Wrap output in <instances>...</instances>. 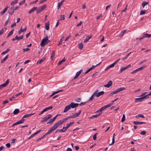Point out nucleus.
<instances>
[{"mask_svg":"<svg viewBox=\"0 0 151 151\" xmlns=\"http://www.w3.org/2000/svg\"><path fill=\"white\" fill-rule=\"evenodd\" d=\"M9 82V79H8L6 80L5 83L0 85V89H1L3 88L4 87L8 85Z\"/></svg>","mask_w":151,"mask_h":151,"instance_id":"obj_6","label":"nucleus"},{"mask_svg":"<svg viewBox=\"0 0 151 151\" xmlns=\"http://www.w3.org/2000/svg\"><path fill=\"white\" fill-rule=\"evenodd\" d=\"M25 120V119H22L21 120H19V121L14 123L12 125V127H13L15 125L19 124H22L23 123L24 121Z\"/></svg>","mask_w":151,"mask_h":151,"instance_id":"obj_7","label":"nucleus"},{"mask_svg":"<svg viewBox=\"0 0 151 151\" xmlns=\"http://www.w3.org/2000/svg\"><path fill=\"white\" fill-rule=\"evenodd\" d=\"M64 1V0H63L62 1H61L59 2L58 3L57 8L58 9H59L60 8V6L63 4V2Z\"/></svg>","mask_w":151,"mask_h":151,"instance_id":"obj_18","label":"nucleus"},{"mask_svg":"<svg viewBox=\"0 0 151 151\" xmlns=\"http://www.w3.org/2000/svg\"><path fill=\"white\" fill-rule=\"evenodd\" d=\"M143 101L142 97L139 98H136L135 99V102H140Z\"/></svg>","mask_w":151,"mask_h":151,"instance_id":"obj_20","label":"nucleus"},{"mask_svg":"<svg viewBox=\"0 0 151 151\" xmlns=\"http://www.w3.org/2000/svg\"><path fill=\"white\" fill-rule=\"evenodd\" d=\"M82 72V70H80L79 71L77 72V73H76L75 77L74 78V79H75L76 78H78L79 76L80 75V74H81Z\"/></svg>","mask_w":151,"mask_h":151,"instance_id":"obj_17","label":"nucleus"},{"mask_svg":"<svg viewBox=\"0 0 151 151\" xmlns=\"http://www.w3.org/2000/svg\"><path fill=\"white\" fill-rule=\"evenodd\" d=\"M19 111L18 109H16L13 112V114L14 115H16L19 112Z\"/></svg>","mask_w":151,"mask_h":151,"instance_id":"obj_37","label":"nucleus"},{"mask_svg":"<svg viewBox=\"0 0 151 151\" xmlns=\"http://www.w3.org/2000/svg\"><path fill=\"white\" fill-rule=\"evenodd\" d=\"M126 30H124L122 31L120 37H122L124 35V33L126 32Z\"/></svg>","mask_w":151,"mask_h":151,"instance_id":"obj_48","label":"nucleus"},{"mask_svg":"<svg viewBox=\"0 0 151 151\" xmlns=\"http://www.w3.org/2000/svg\"><path fill=\"white\" fill-rule=\"evenodd\" d=\"M45 57L42 58L40 60H38L37 61V64H40L43 62L45 60Z\"/></svg>","mask_w":151,"mask_h":151,"instance_id":"obj_21","label":"nucleus"},{"mask_svg":"<svg viewBox=\"0 0 151 151\" xmlns=\"http://www.w3.org/2000/svg\"><path fill=\"white\" fill-rule=\"evenodd\" d=\"M55 55V51L53 50L52 51V54H51L50 58L52 60V59L53 58L54 56Z\"/></svg>","mask_w":151,"mask_h":151,"instance_id":"obj_47","label":"nucleus"},{"mask_svg":"<svg viewBox=\"0 0 151 151\" xmlns=\"http://www.w3.org/2000/svg\"><path fill=\"white\" fill-rule=\"evenodd\" d=\"M10 21V19L9 18L8 19L6 20V21L4 25H6L8 23V22Z\"/></svg>","mask_w":151,"mask_h":151,"instance_id":"obj_63","label":"nucleus"},{"mask_svg":"<svg viewBox=\"0 0 151 151\" xmlns=\"http://www.w3.org/2000/svg\"><path fill=\"white\" fill-rule=\"evenodd\" d=\"M91 37H89V36H87L86 38V39L84 40V41H83V42L84 43H86V42H87V41H88V40H90L91 38Z\"/></svg>","mask_w":151,"mask_h":151,"instance_id":"obj_39","label":"nucleus"},{"mask_svg":"<svg viewBox=\"0 0 151 151\" xmlns=\"http://www.w3.org/2000/svg\"><path fill=\"white\" fill-rule=\"evenodd\" d=\"M54 130L51 127V128H50L49 129V130H48V132H46L45 134H44L45 136H46V135L48 134H50V133H51V132H52Z\"/></svg>","mask_w":151,"mask_h":151,"instance_id":"obj_23","label":"nucleus"},{"mask_svg":"<svg viewBox=\"0 0 151 151\" xmlns=\"http://www.w3.org/2000/svg\"><path fill=\"white\" fill-rule=\"evenodd\" d=\"M61 124H62L61 122L60 121H59L56 123H55L52 127L54 130H55Z\"/></svg>","mask_w":151,"mask_h":151,"instance_id":"obj_4","label":"nucleus"},{"mask_svg":"<svg viewBox=\"0 0 151 151\" xmlns=\"http://www.w3.org/2000/svg\"><path fill=\"white\" fill-rule=\"evenodd\" d=\"M146 12V10H145V11L143 10H141L140 12V15L144 14Z\"/></svg>","mask_w":151,"mask_h":151,"instance_id":"obj_54","label":"nucleus"},{"mask_svg":"<svg viewBox=\"0 0 151 151\" xmlns=\"http://www.w3.org/2000/svg\"><path fill=\"white\" fill-rule=\"evenodd\" d=\"M64 37H63L60 39V40L58 45V46H59L62 43V42L63 41V40H64Z\"/></svg>","mask_w":151,"mask_h":151,"instance_id":"obj_38","label":"nucleus"},{"mask_svg":"<svg viewBox=\"0 0 151 151\" xmlns=\"http://www.w3.org/2000/svg\"><path fill=\"white\" fill-rule=\"evenodd\" d=\"M45 28L47 30H48L49 29V23L48 22L45 23Z\"/></svg>","mask_w":151,"mask_h":151,"instance_id":"obj_24","label":"nucleus"},{"mask_svg":"<svg viewBox=\"0 0 151 151\" xmlns=\"http://www.w3.org/2000/svg\"><path fill=\"white\" fill-rule=\"evenodd\" d=\"M25 0H23L22 1L20 2L19 3V5H22L24 3Z\"/></svg>","mask_w":151,"mask_h":151,"instance_id":"obj_59","label":"nucleus"},{"mask_svg":"<svg viewBox=\"0 0 151 151\" xmlns=\"http://www.w3.org/2000/svg\"><path fill=\"white\" fill-rule=\"evenodd\" d=\"M131 65L130 64H129L127 66L125 67H124L122 68L120 70V73L122 72L123 71L127 69Z\"/></svg>","mask_w":151,"mask_h":151,"instance_id":"obj_14","label":"nucleus"},{"mask_svg":"<svg viewBox=\"0 0 151 151\" xmlns=\"http://www.w3.org/2000/svg\"><path fill=\"white\" fill-rule=\"evenodd\" d=\"M46 5H45L43 6H40L37 9L36 13L38 14L42 12L43 10L46 9Z\"/></svg>","mask_w":151,"mask_h":151,"instance_id":"obj_3","label":"nucleus"},{"mask_svg":"<svg viewBox=\"0 0 151 151\" xmlns=\"http://www.w3.org/2000/svg\"><path fill=\"white\" fill-rule=\"evenodd\" d=\"M102 113V112H99L98 114H96L95 115H93L91 117H90V118H95L97 117H98L99 116H100L101 115Z\"/></svg>","mask_w":151,"mask_h":151,"instance_id":"obj_19","label":"nucleus"},{"mask_svg":"<svg viewBox=\"0 0 151 151\" xmlns=\"http://www.w3.org/2000/svg\"><path fill=\"white\" fill-rule=\"evenodd\" d=\"M98 91L99 90L98 89H97L92 95L88 101L92 100L94 98V97L95 96H96V93H98Z\"/></svg>","mask_w":151,"mask_h":151,"instance_id":"obj_8","label":"nucleus"},{"mask_svg":"<svg viewBox=\"0 0 151 151\" xmlns=\"http://www.w3.org/2000/svg\"><path fill=\"white\" fill-rule=\"evenodd\" d=\"M9 55H6L1 61V63H3L8 58Z\"/></svg>","mask_w":151,"mask_h":151,"instance_id":"obj_36","label":"nucleus"},{"mask_svg":"<svg viewBox=\"0 0 151 151\" xmlns=\"http://www.w3.org/2000/svg\"><path fill=\"white\" fill-rule=\"evenodd\" d=\"M146 65H143L142 67L139 68L140 70H142L143 69L145 68L146 67Z\"/></svg>","mask_w":151,"mask_h":151,"instance_id":"obj_57","label":"nucleus"},{"mask_svg":"<svg viewBox=\"0 0 151 151\" xmlns=\"http://www.w3.org/2000/svg\"><path fill=\"white\" fill-rule=\"evenodd\" d=\"M65 61V58H64L62 60H61L60 61H59L58 63V65H60L62 63H63V62Z\"/></svg>","mask_w":151,"mask_h":151,"instance_id":"obj_43","label":"nucleus"},{"mask_svg":"<svg viewBox=\"0 0 151 151\" xmlns=\"http://www.w3.org/2000/svg\"><path fill=\"white\" fill-rule=\"evenodd\" d=\"M14 11V7H11L8 11V12L9 14L12 15Z\"/></svg>","mask_w":151,"mask_h":151,"instance_id":"obj_12","label":"nucleus"},{"mask_svg":"<svg viewBox=\"0 0 151 151\" xmlns=\"http://www.w3.org/2000/svg\"><path fill=\"white\" fill-rule=\"evenodd\" d=\"M69 119V118H68H68H66L65 119H63V120H60V121L61 122L62 124L63 123H64L67 120H68V119Z\"/></svg>","mask_w":151,"mask_h":151,"instance_id":"obj_32","label":"nucleus"},{"mask_svg":"<svg viewBox=\"0 0 151 151\" xmlns=\"http://www.w3.org/2000/svg\"><path fill=\"white\" fill-rule=\"evenodd\" d=\"M88 101L85 102H82L80 104H79V105H80V106H83L84 105H85Z\"/></svg>","mask_w":151,"mask_h":151,"instance_id":"obj_58","label":"nucleus"},{"mask_svg":"<svg viewBox=\"0 0 151 151\" xmlns=\"http://www.w3.org/2000/svg\"><path fill=\"white\" fill-rule=\"evenodd\" d=\"M50 42V41L48 39V37L46 36L41 41L40 45L42 47H43Z\"/></svg>","mask_w":151,"mask_h":151,"instance_id":"obj_1","label":"nucleus"},{"mask_svg":"<svg viewBox=\"0 0 151 151\" xmlns=\"http://www.w3.org/2000/svg\"><path fill=\"white\" fill-rule=\"evenodd\" d=\"M149 95H148V94L146 95H145L143 96L142 97V99H143V100L144 99H148L149 98Z\"/></svg>","mask_w":151,"mask_h":151,"instance_id":"obj_44","label":"nucleus"},{"mask_svg":"<svg viewBox=\"0 0 151 151\" xmlns=\"http://www.w3.org/2000/svg\"><path fill=\"white\" fill-rule=\"evenodd\" d=\"M10 50L9 48H8L5 51L1 53V54L2 55H4L5 54L7 53L8 52H9Z\"/></svg>","mask_w":151,"mask_h":151,"instance_id":"obj_46","label":"nucleus"},{"mask_svg":"<svg viewBox=\"0 0 151 151\" xmlns=\"http://www.w3.org/2000/svg\"><path fill=\"white\" fill-rule=\"evenodd\" d=\"M142 117L143 118H144L145 117V116L143 114H139L137 115L136 116V117Z\"/></svg>","mask_w":151,"mask_h":151,"instance_id":"obj_51","label":"nucleus"},{"mask_svg":"<svg viewBox=\"0 0 151 151\" xmlns=\"http://www.w3.org/2000/svg\"><path fill=\"white\" fill-rule=\"evenodd\" d=\"M114 65L115 64H114V63H113V64L109 65L107 68H106L105 70H106L109 68L113 67L114 66Z\"/></svg>","mask_w":151,"mask_h":151,"instance_id":"obj_45","label":"nucleus"},{"mask_svg":"<svg viewBox=\"0 0 151 151\" xmlns=\"http://www.w3.org/2000/svg\"><path fill=\"white\" fill-rule=\"evenodd\" d=\"M18 1V0H15L11 3V5L12 6L15 4L17 3Z\"/></svg>","mask_w":151,"mask_h":151,"instance_id":"obj_41","label":"nucleus"},{"mask_svg":"<svg viewBox=\"0 0 151 151\" xmlns=\"http://www.w3.org/2000/svg\"><path fill=\"white\" fill-rule=\"evenodd\" d=\"M13 32H14V29H13L11 31H10L9 32V33L6 36V37L7 38H8L10 36L12 35L13 33Z\"/></svg>","mask_w":151,"mask_h":151,"instance_id":"obj_28","label":"nucleus"},{"mask_svg":"<svg viewBox=\"0 0 151 151\" xmlns=\"http://www.w3.org/2000/svg\"><path fill=\"white\" fill-rule=\"evenodd\" d=\"M16 141H17V139H13L12 140V141L11 142V143H14Z\"/></svg>","mask_w":151,"mask_h":151,"instance_id":"obj_64","label":"nucleus"},{"mask_svg":"<svg viewBox=\"0 0 151 151\" xmlns=\"http://www.w3.org/2000/svg\"><path fill=\"white\" fill-rule=\"evenodd\" d=\"M148 4V2H146L145 1H143L142 3V6L143 8H144L145 6Z\"/></svg>","mask_w":151,"mask_h":151,"instance_id":"obj_30","label":"nucleus"},{"mask_svg":"<svg viewBox=\"0 0 151 151\" xmlns=\"http://www.w3.org/2000/svg\"><path fill=\"white\" fill-rule=\"evenodd\" d=\"M9 7L8 6L6 7L4 10L3 11L1 12V15H2L4 13H5L7 11L8 8Z\"/></svg>","mask_w":151,"mask_h":151,"instance_id":"obj_31","label":"nucleus"},{"mask_svg":"<svg viewBox=\"0 0 151 151\" xmlns=\"http://www.w3.org/2000/svg\"><path fill=\"white\" fill-rule=\"evenodd\" d=\"M71 108L70 104L66 106L64 109V112H66Z\"/></svg>","mask_w":151,"mask_h":151,"instance_id":"obj_16","label":"nucleus"},{"mask_svg":"<svg viewBox=\"0 0 151 151\" xmlns=\"http://www.w3.org/2000/svg\"><path fill=\"white\" fill-rule=\"evenodd\" d=\"M74 123V122H72L67 124L66 126V129H68L71 125H72Z\"/></svg>","mask_w":151,"mask_h":151,"instance_id":"obj_29","label":"nucleus"},{"mask_svg":"<svg viewBox=\"0 0 151 151\" xmlns=\"http://www.w3.org/2000/svg\"><path fill=\"white\" fill-rule=\"evenodd\" d=\"M23 35H21L19 37H18L17 40H21V39H22L23 38Z\"/></svg>","mask_w":151,"mask_h":151,"instance_id":"obj_60","label":"nucleus"},{"mask_svg":"<svg viewBox=\"0 0 151 151\" xmlns=\"http://www.w3.org/2000/svg\"><path fill=\"white\" fill-rule=\"evenodd\" d=\"M115 142V139L114 138V137H113L112 139V142L111 144H109V145L110 146L112 145H113Z\"/></svg>","mask_w":151,"mask_h":151,"instance_id":"obj_53","label":"nucleus"},{"mask_svg":"<svg viewBox=\"0 0 151 151\" xmlns=\"http://www.w3.org/2000/svg\"><path fill=\"white\" fill-rule=\"evenodd\" d=\"M37 9V7H34L32 8V9L30 10L29 11V14H30L31 13L34 12Z\"/></svg>","mask_w":151,"mask_h":151,"instance_id":"obj_25","label":"nucleus"},{"mask_svg":"<svg viewBox=\"0 0 151 151\" xmlns=\"http://www.w3.org/2000/svg\"><path fill=\"white\" fill-rule=\"evenodd\" d=\"M71 108H74L76 107H78L79 105V104H75L73 102H71L70 104Z\"/></svg>","mask_w":151,"mask_h":151,"instance_id":"obj_9","label":"nucleus"},{"mask_svg":"<svg viewBox=\"0 0 151 151\" xmlns=\"http://www.w3.org/2000/svg\"><path fill=\"white\" fill-rule=\"evenodd\" d=\"M112 105V104H109L107 105H106L104 107H102L100 109V110L103 111L106 109V108Z\"/></svg>","mask_w":151,"mask_h":151,"instance_id":"obj_11","label":"nucleus"},{"mask_svg":"<svg viewBox=\"0 0 151 151\" xmlns=\"http://www.w3.org/2000/svg\"><path fill=\"white\" fill-rule=\"evenodd\" d=\"M133 123L135 125H139L141 124H145L146 122H138L137 121H134L133 122Z\"/></svg>","mask_w":151,"mask_h":151,"instance_id":"obj_15","label":"nucleus"},{"mask_svg":"<svg viewBox=\"0 0 151 151\" xmlns=\"http://www.w3.org/2000/svg\"><path fill=\"white\" fill-rule=\"evenodd\" d=\"M54 120L52 119H50L48 121V122L47 123V124H48L49 123H52Z\"/></svg>","mask_w":151,"mask_h":151,"instance_id":"obj_55","label":"nucleus"},{"mask_svg":"<svg viewBox=\"0 0 151 151\" xmlns=\"http://www.w3.org/2000/svg\"><path fill=\"white\" fill-rule=\"evenodd\" d=\"M104 93V91H101L98 93H97L96 95V96L97 97H99L101 95L103 94Z\"/></svg>","mask_w":151,"mask_h":151,"instance_id":"obj_22","label":"nucleus"},{"mask_svg":"<svg viewBox=\"0 0 151 151\" xmlns=\"http://www.w3.org/2000/svg\"><path fill=\"white\" fill-rule=\"evenodd\" d=\"M35 113H31L30 114H27L24 115L22 118V119H24V118H27L29 117V116L32 115L34 114Z\"/></svg>","mask_w":151,"mask_h":151,"instance_id":"obj_27","label":"nucleus"},{"mask_svg":"<svg viewBox=\"0 0 151 151\" xmlns=\"http://www.w3.org/2000/svg\"><path fill=\"white\" fill-rule=\"evenodd\" d=\"M101 64V63L100 62L99 64H98L96 65H95V66H94V65H92V66L90 68L91 69V70H92L93 69H94L96 67L100 65Z\"/></svg>","mask_w":151,"mask_h":151,"instance_id":"obj_49","label":"nucleus"},{"mask_svg":"<svg viewBox=\"0 0 151 151\" xmlns=\"http://www.w3.org/2000/svg\"><path fill=\"white\" fill-rule=\"evenodd\" d=\"M69 119V118H68H68H66L65 119H63V120H60V121L61 122L62 124L63 123H64L67 120H68V119Z\"/></svg>","mask_w":151,"mask_h":151,"instance_id":"obj_33","label":"nucleus"},{"mask_svg":"<svg viewBox=\"0 0 151 151\" xmlns=\"http://www.w3.org/2000/svg\"><path fill=\"white\" fill-rule=\"evenodd\" d=\"M126 89V88L124 87L120 88L114 90L111 92V93L109 95V96H113L114 94H116L119 92L122 91Z\"/></svg>","mask_w":151,"mask_h":151,"instance_id":"obj_2","label":"nucleus"},{"mask_svg":"<svg viewBox=\"0 0 151 151\" xmlns=\"http://www.w3.org/2000/svg\"><path fill=\"white\" fill-rule=\"evenodd\" d=\"M60 18L59 20H63L65 19V15H60Z\"/></svg>","mask_w":151,"mask_h":151,"instance_id":"obj_40","label":"nucleus"},{"mask_svg":"<svg viewBox=\"0 0 151 151\" xmlns=\"http://www.w3.org/2000/svg\"><path fill=\"white\" fill-rule=\"evenodd\" d=\"M81 110L79 111V112H78V113H76L75 114H73V115H72L71 116H69L68 117V118H69V119H70V118H75L77 117V116H78L81 113Z\"/></svg>","mask_w":151,"mask_h":151,"instance_id":"obj_5","label":"nucleus"},{"mask_svg":"<svg viewBox=\"0 0 151 151\" xmlns=\"http://www.w3.org/2000/svg\"><path fill=\"white\" fill-rule=\"evenodd\" d=\"M112 82L111 81H110L107 84L104 85V86L107 88H109L112 85Z\"/></svg>","mask_w":151,"mask_h":151,"instance_id":"obj_13","label":"nucleus"},{"mask_svg":"<svg viewBox=\"0 0 151 151\" xmlns=\"http://www.w3.org/2000/svg\"><path fill=\"white\" fill-rule=\"evenodd\" d=\"M98 133H96L94 134L93 136V139L94 140H96V136L97 135Z\"/></svg>","mask_w":151,"mask_h":151,"instance_id":"obj_52","label":"nucleus"},{"mask_svg":"<svg viewBox=\"0 0 151 151\" xmlns=\"http://www.w3.org/2000/svg\"><path fill=\"white\" fill-rule=\"evenodd\" d=\"M52 106H50L45 108L44 109V111H47L48 110L51 109L52 108Z\"/></svg>","mask_w":151,"mask_h":151,"instance_id":"obj_35","label":"nucleus"},{"mask_svg":"<svg viewBox=\"0 0 151 151\" xmlns=\"http://www.w3.org/2000/svg\"><path fill=\"white\" fill-rule=\"evenodd\" d=\"M150 37H151V34L145 33L144 34L143 36L141 37L140 39H143L145 38H149Z\"/></svg>","mask_w":151,"mask_h":151,"instance_id":"obj_10","label":"nucleus"},{"mask_svg":"<svg viewBox=\"0 0 151 151\" xmlns=\"http://www.w3.org/2000/svg\"><path fill=\"white\" fill-rule=\"evenodd\" d=\"M83 45L82 43H80L78 45V47L81 50L83 48Z\"/></svg>","mask_w":151,"mask_h":151,"instance_id":"obj_42","label":"nucleus"},{"mask_svg":"<svg viewBox=\"0 0 151 151\" xmlns=\"http://www.w3.org/2000/svg\"><path fill=\"white\" fill-rule=\"evenodd\" d=\"M16 23L15 22L13 24H12L11 26V28H13V27H15L16 26Z\"/></svg>","mask_w":151,"mask_h":151,"instance_id":"obj_62","label":"nucleus"},{"mask_svg":"<svg viewBox=\"0 0 151 151\" xmlns=\"http://www.w3.org/2000/svg\"><path fill=\"white\" fill-rule=\"evenodd\" d=\"M69 119V118H68H68H66L65 119H63V120H60V121L61 122L62 124L63 123H64L67 120H68V119Z\"/></svg>","mask_w":151,"mask_h":151,"instance_id":"obj_34","label":"nucleus"},{"mask_svg":"<svg viewBox=\"0 0 151 151\" xmlns=\"http://www.w3.org/2000/svg\"><path fill=\"white\" fill-rule=\"evenodd\" d=\"M48 119H49L47 117V116H46L45 117H44L43 118V120L41 121V122H45Z\"/></svg>","mask_w":151,"mask_h":151,"instance_id":"obj_26","label":"nucleus"},{"mask_svg":"<svg viewBox=\"0 0 151 151\" xmlns=\"http://www.w3.org/2000/svg\"><path fill=\"white\" fill-rule=\"evenodd\" d=\"M29 50H30V49L29 48H24V49H23V51L24 52L27 51H28Z\"/></svg>","mask_w":151,"mask_h":151,"instance_id":"obj_61","label":"nucleus"},{"mask_svg":"<svg viewBox=\"0 0 151 151\" xmlns=\"http://www.w3.org/2000/svg\"><path fill=\"white\" fill-rule=\"evenodd\" d=\"M45 136V134L43 135L42 137H40L37 140V141H39L40 140L42 139Z\"/></svg>","mask_w":151,"mask_h":151,"instance_id":"obj_56","label":"nucleus"},{"mask_svg":"<svg viewBox=\"0 0 151 151\" xmlns=\"http://www.w3.org/2000/svg\"><path fill=\"white\" fill-rule=\"evenodd\" d=\"M125 115L124 114H123V116H122V118L121 119V122H124L125 120Z\"/></svg>","mask_w":151,"mask_h":151,"instance_id":"obj_50","label":"nucleus"}]
</instances>
